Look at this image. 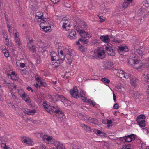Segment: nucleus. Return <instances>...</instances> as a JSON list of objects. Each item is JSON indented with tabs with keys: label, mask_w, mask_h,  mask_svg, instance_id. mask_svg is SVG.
<instances>
[{
	"label": "nucleus",
	"mask_w": 149,
	"mask_h": 149,
	"mask_svg": "<svg viewBox=\"0 0 149 149\" xmlns=\"http://www.w3.org/2000/svg\"><path fill=\"white\" fill-rule=\"evenodd\" d=\"M47 22H47H41L40 25V28L42 29L45 33L49 32L51 30V27L50 26H46Z\"/></svg>",
	"instance_id": "nucleus-12"
},
{
	"label": "nucleus",
	"mask_w": 149,
	"mask_h": 149,
	"mask_svg": "<svg viewBox=\"0 0 149 149\" xmlns=\"http://www.w3.org/2000/svg\"><path fill=\"white\" fill-rule=\"evenodd\" d=\"M27 63L26 60V59L21 58L16 62V67L18 68L21 67L23 68L26 67V65Z\"/></svg>",
	"instance_id": "nucleus-9"
},
{
	"label": "nucleus",
	"mask_w": 149,
	"mask_h": 149,
	"mask_svg": "<svg viewBox=\"0 0 149 149\" xmlns=\"http://www.w3.org/2000/svg\"><path fill=\"white\" fill-rule=\"evenodd\" d=\"M101 40L104 43H107L110 41V39L108 35L102 36L100 37Z\"/></svg>",
	"instance_id": "nucleus-24"
},
{
	"label": "nucleus",
	"mask_w": 149,
	"mask_h": 149,
	"mask_svg": "<svg viewBox=\"0 0 149 149\" xmlns=\"http://www.w3.org/2000/svg\"><path fill=\"white\" fill-rule=\"evenodd\" d=\"M130 3H128V2L127 1H125V0H124V2L123 3V7L124 8H127L129 5Z\"/></svg>",
	"instance_id": "nucleus-47"
},
{
	"label": "nucleus",
	"mask_w": 149,
	"mask_h": 149,
	"mask_svg": "<svg viewBox=\"0 0 149 149\" xmlns=\"http://www.w3.org/2000/svg\"><path fill=\"white\" fill-rule=\"evenodd\" d=\"M43 14L42 12H37L35 14V20L38 22H46L47 19L46 18L44 19Z\"/></svg>",
	"instance_id": "nucleus-8"
},
{
	"label": "nucleus",
	"mask_w": 149,
	"mask_h": 149,
	"mask_svg": "<svg viewBox=\"0 0 149 149\" xmlns=\"http://www.w3.org/2000/svg\"><path fill=\"white\" fill-rule=\"evenodd\" d=\"M51 99L52 101L55 102L60 100L63 103L65 106H68L70 105L72 103L71 101L66 99L63 96L59 95L58 94H56L55 95L52 96Z\"/></svg>",
	"instance_id": "nucleus-4"
},
{
	"label": "nucleus",
	"mask_w": 149,
	"mask_h": 149,
	"mask_svg": "<svg viewBox=\"0 0 149 149\" xmlns=\"http://www.w3.org/2000/svg\"><path fill=\"white\" fill-rule=\"evenodd\" d=\"M93 130L94 132L97 135L100 136H104V134L103 132H101L100 130L97 129H94Z\"/></svg>",
	"instance_id": "nucleus-32"
},
{
	"label": "nucleus",
	"mask_w": 149,
	"mask_h": 149,
	"mask_svg": "<svg viewBox=\"0 0 149 149\" xmlns=\"http://www.w3.org/2000/svg\"><path fill=\"white\" fill-rule=\"evenodd\" d=\"M70 93H79L77 87L76 86L73 87V88L70 90Z\"/></svg>",
	"instance_id": "nucleus-37"
},
{
	"label": "nucleus",
	"mask_w": 149,
	"mask_h": 149,
	"mask_svg": "<svg viewBox=\"0 0 149 149\" xmlns=\"http://www.w3.org/2000/svg\"><path fill=\"white\" fill-rule=\"evenodd\" d=\"M8 86L10 90H13L16 88V86L13 84H10Z\"/></svg>",
	"instance_id": "nucleus-45"
},
{
	"label": "nucleus",
	"mask_w": 149,
	"mask_h": 149,
	"mask_svg": "<svg viewBox=\"0 0 149 149\" xmlns=\"http://www.w3.org/2000/svg\"><path fill=\"white\" fill-rule=\"evenodd\" d=\"M70 56V57L69 58H67V59L68 61L69 62L70 64H71L72 62L73 61V58L71 57V56Z\"/></svg>",
	"instance_id": "nucleus-55"
},
{
	"label": "nucleus",
	"mask_w": 149,
	"mask_h": 149,
	"mask_svg": "<svg viewBox=\"0 0 149 149\" xmlns=\"http://www.w3.org/2000/svg\"><path fill=\"white\" fill-rule=\"evenodd\" d=\"M15 40L17 47L18 48H20V39L19 37L15 38Z\"/></svg>",
	"instance_id": "nucleus-41"
},
{
	"label": "nucleus",
	"mask_w": 149,
	"mask_h": 149,
	"mask_svg": "<svg viewBox=\"0 0 149 149\" xmlns=\"http://www.w3.org/2000/svg\"><path fill=\"white\" fill-rule=\"evenodd\" d=\"M22 141L24 143L30 145H32L33 143L32 140L30 139L27 137H25L23 138L22 139Z\"/></svg>",
	"instance_id": "nucleus-22"
},
{
	"label": "nucleus",
	"mask_w": 149,
	"mask_h": 149,
	"mask_svg": "<svg viewBox=\"0 0 149 149\" xmlns=\"http://www.w3.org/2000/svg\"><path fill=\"white\" fill-rule=\"evenodd\" d=\"M119 106V105L118 103H116L113 106V108L115 109H117L118 108Z\"/></svg>",
	"instance_id": "nucleus-61"
},
{
	"label": "nucleus",
	"mask_w": 149,
	"mask_h": 149,
	"mask_svg": "<svg viewBox=\"0 0 149 149\" xmlns=\"http://www.w3.org/2000/svg\"><path fill=\"white\" fill-rule=\"evenodd\" d=\"M39 83H40L39 87L42 86L43 87H47V83L45 82H43L41 81Z\"/></svg>",
	"instance_id": "nucleus-46"
},
{
	"label": "nucleus",
	"mask_w": 149,
	"mask_h": 149,
	"mask_svg": "<svg viewBox=\"0 0 149 149\" xmlns=\"http://www.w3.org/2000/svg\"><path fill=\"white\" fill-rule=\"evenodd\" d=\"M3 38H4L5 39V43H6V44H7L9 40L7 38V31H4V32L3 33Z\"/></svg>",
	"instance_id": "nucleus-39"
},
{
	"label": "nucleus",
	"mask_w": 149,
	"mask_h": 149,
	"mask_svg": "<svg viewBox=\"0 0 149 149\" xmlns=\"http://www.w3.org/2000/svg\"><path fill=\"white\" fill-rule=\"evenodd\" d=\"M46 147L45 145L43 144L40 145V149H46Z\"/></svg>",
	"instance_id": "nucleus-62"
},
{
	"label": "nucleus",
	"mask_w": 149,
	"mask_h": 149,
	"mask_svg": "<svg viewBox=\"0 0 149 149\" xmlns=\"http://www.w3.org/2000/svg\"><path fill=\"white\" fill-rule=\"evenodd\" d=\"M37 45L39 47L38 50L40 52H42L45 51L43 43L40 40H38L37 41Z\"/></svg>",
	"instance_id": "nucleus-14"
},
{
	"label": "nucleus",
	"mask_w": 149,
	"mask_h": 149,
	"mask_svg": "<svg viewBox=\"0 0 149 149\" xmlns=\"http://www.w3.org/2000/svg\"><path fill=\"white\" fill-rule=\"evenodd\" d=\"M102 143L103 144V148L104 149H110V145L107 141H103Z\"/></svg>",
	"instance_id": "nucleus-34"
},
{
	"label": "nucleus",
	"mask_w": 149,
	"mask_h": 149,
	"mask_svg": "<svg viewBox=\"0 0 149 149\" xmlns=\"http://www.w3.org/2000/svg\"><path fill=\"white\" fill-rule=\"evenodd\" d=\"M27 122L29 123L32 124V123H34L35 121L32 118H29L27 119Z\"/></svg>",
	"instance_id": "nucleus-50"
},
{
	"label": "nucleus",
	"mask_w": 149,
	"mask_h": 149,
	"mask_svg": "<svg viewBox=\"0 0 149 149\" xmlns=\"http://www.w3.org/2000/svg\"><path fill=\"white\" fill-rule=\"evenodd\" d=\"M71 26L70 25V22H63L62 25V27L63 28H65L67 27H69Z\"/></svg>",
	"instance_id": "nucleus-42"
},
{
	"label": "nucleus",
	"mask_w": 149,
	"mask_h": 149,
	"mask_svg": "<svg viewBox=\"0 0 149 149\" xmlns=\"http://www.w3.org/2000/svg\"><path fill=\"white\" fill-rule=\"evenodd\" d=\"M93 45H94L95 46H98L100 45V43L99 42L97 41H94L93 42Z\"/></svg>",
	"instance_id": "nucleus-59"
},
{
	"label": "nucleus",
	"mask_w": 149,
	"mask_h": 149,
	"mask_svg": "<svg viewBox=\"0 0 149 149\" xmlns=\"http://www.w3.org/2000/svg\"><path fill=\"white\" fill-rule=\"evenodd\" d=\"M78 32L80 34L81 38L79 39L78 41L76 42V45H78V48L81 51H83L84 47L79 42L80 41L83 44H87L88 41L85 38H91L92 36L91 34L88 32H86L84 31L82 29H79Z\"/></svg>",
	"instance_id": "nucleus-3"
},
{
	"label": "nucleus",
	"mask_w": 149,
	"mask_h": 149,
	"mask_svg": "<svg viewBox=\"0 0 149 149\" xmlns=\"http://www.w3.org/2000/svg\"><path fill=\"white\" fill-rule=\"evenodd\" d=\"M102 123L107 125V126L109 127L112 125V121L111 120L105 119L102 120Z\"/></svg>",
	"instance_id": "nucleus-30"
},
{
	"label": "nucleus",
	"mask_w": 149,
	"mask_h": 149,
	"mask_svg": "<svg viewBox=\"0 0 149 149\" xmlns=\"http://www.w3.org/2000/svg\"><path fill=\"white\" fill-rule=\"evenodd\" d=\"M1 52L3 53L5 56L6 58H8L9 57L10 55L9 54V51L6 49L5 47L3 46L1 49Z\"/></svg>",
	"instance_id": "nucleus-26"
},
{
	"label": "nucleus",
	"mask_w": 149,
	"mask_h": 149,
	"mask_svg": "<svg viewBox=\"0 0 149 149\" xmlns=\"http://www.w3.org/2000/svg\"><path fill=\"white\" fill-rule=\"evenodd\" d=\"M115 87L118 89H121L122 87L121 84L119 83L118 84H116L115 86Z\"/></svg>",
	"instance_id": "nucleus-56"
},
{
	"label": "nucleus",
	"mask_w": 149,
	"mask_h": 149,
	"mask_svg": "<svg viewBox=\"0 0 149 149\" xmlns=\"http://www.w3.org/2000/svg\"><path fill=\"white\" fill-rule=\"evenodd\" d=\"M113 71L116 73H118L120 74V76H121L124 72L123 70H120L118 69H114Z\"/></svg>",
	"instance_id": "nucleus-36"
},
{
	"label": "nucleus",
	"mask_w": 149,
	"mask_h": 149,
	"mask_svg": "<svg viewBox=\"0 0 149 149\" xmlns=\"http://www.w3.org/2000/svg\"><path fill=\"white\" fill-rule=\"evenodd\" d=\"M26 40L27 41V46L29 45H33V40L31 37H27Z\"/></svg>",
	"instance_id": "nucleus-35"
},
{
	"label": "nucleus",
	"mask_w": 149,
	"mask_h": 149,
	"mask_svg": "<svg viewBox=\"0 0 149 149\" xmlns=\"http://www.w3.org/2000/svg\"><path fill=\"white\" fill-rule=\"evenodd\" d=\"M19 95L26 102L29 103L30 102V99L29 96L27 95L26 94H19Z\"/></svg>",
	"instance_id": "nucleus-25"
},
{
	"label": "nucleus",
	"mask_w": 149,
	"mask_h": 149,
	"mask_svg": "<svg viewBox=\"0 0 149 149\" xmlns=\"http://www.w3.org/2000/svg\"><path fill=\"white\" fill-rule=\"evenodd\" d=\"M62 47H59L58 49V52L59 55V57L60 59L62 60H63L65 58V53H64V52L62 50Z\"/></svg>",
	"instance_id": "nucleus-16"
},
{
	"label": "nucleus",
	"mask_w": 149,
	"mask_h": 149,
	"mask_svg": "<svg viewBox=\"0 0 149 149\" xmlns=\"http://www.w3.org/2000/svg\"><path fill=\"white\" fill-rule=\"evenodd\" d=\"M98 17H99V19H100V22H102L105 20V17H104V18H101V17L100 15H98Z\"/></svg>",
	"instance_id": "nucleus-57"
},
{
	"label": "nucleus",
	"mask_w": 149,
	"mask_h": 149,
	"mask_svg": "<svg viewBox=\"0 0 149 149\" xmlns=\"http://www.w3.org/2000/svg\"><path fill=\"white\" fill-rule=\"evenodd\" d=\"M122 149H132V147L130 145H125L123 146Z\"/></svg>",
	"instance_id": "nucleus-43"
},
{
	"label": "nucleus",
	"mask_w": 149,
	"mask_h": 149,
	"mask_svg": "<svg viewBox=\"0 0 149 149\" xmlns=\"http://www.w3.org/2000/svg\"><path fill=\"white\" fill-rule=\"evenodd\" d=\"M134 68L140 70V69H142L143 68V64L139 61L138 59L136 60V63L133 66Z\"/></svg>",
	"instance_id": "nucleus-17"
},
{
	"label": "nucleus",
	"mask_w": 149,
	"mask_h": 149,
	"mask_svg": "<svg viewBox=\"0 0 149 149\" xmlns=\"http://www.w3.org/2000/svg\"><path fill=\"white\" fill-rule=\"evenodd\" d=\"M105 49L109 55L113 56L115 55L114 51L113 49V47L110 44H108L106 46Z\"/></svg>",
	"instance_id": "nucleus-11"
},
{
	"label": "nucleus",
	"mask_w": 149,
	"mask_h": 149,
	"mask_svg": "<svg viewBox=\"0 0 149 149\" xmlns=\"http://www.w3.org/2000/svg\"><path fill=\"white\" fill-rule=\"evenodd\" d=\"M71 96L74 98H77L79 97L78 94H70Z\"/></svg>",
	"instance_id": "nucleus-54"
},
{
	"label": "nucleus",
	"mask_w": 149,
	"mask_h": 149,
	"mask_svg": "<svg viewBox=\"0 0 149 149\" xmlns=\"http://www.w3.org/2000/svg\"><path fill=\"white\" fill-rule=\"evenodd\" d=\"M70 145L71 146H72V148L73 149H78V146L77 145H74L72 143H70Z\"/></svg>",
	"instance_id": "nucleus-53"
},
{
	"label": "nucleus",
	"mask_w": 149,
	"mask_h": 149,
	"mask_svg": "<svg viewBox=\"0 0 149 149\" xmlns=\"http://www.w3.org/2000/svg\"><path fill=\"white\" fill-rule=\"evenodd\" d=\"M42 139L45 142L48 144H52L55 142L54 139L52 137L48 135H44Z\"/></svg>",
	"instance_id": "nucleus-10"
},
{
	"label": "nucleus",
	"mask_w": 149,
	"mask_h": 149,
	"mask_svg": "<svg viewBox=\"0 0 149 149\" xmlns=\"http://www.w3.org/2000/svg\"><path fill=\"white\" fill-rule=\"evenodd\" d=\"M114 67L113 63L110 61H107L106 63L105 67L108 69L109 70L112 68Z\"/></svg>",
	"instance_id": "nucleus-29"
},
{
	"label": "nucleus",
	"mask_w": 149,
	"mask_h": 149,
	"mask_svg": "<svg viewBox=\"0 0 149 149\" xmlns=\"http://www.w3.org/2000/svg\"><path fill=\"white\" fill-rule=\"evenodd\" d=\"M18 33L17 32L13 33V36L15 38L19 37L18 36Z\"/></svg>",
	"instance_id": "nucleus-60"
},
{
	"label": "nucleus",
	"mask_w": 149,
	"mask_h": 149,
	"mask_svg": "<svg viewBox=\"0 0 149 149\" xmlns=\"http://www.w3.org/2000/svg\"><path fill=\"white\" fill-rule=\"evenodd\" d=\"M112 41L114 42L120 43L121 42V40L116 39L115 38L113 39Z\"/></svg>",
	"instance_id": "nucleus-58"
},
{
	"label": "nucleus",
	"mask_w": 149,
	"mask_h": 149,
	"mask_svg": "<svg viewBox=\"0 0 149 149\" xmlns=\"http://www.w3.org/2000/svg\"><path fill=\"white\" fill-rule=\"evenodd\" d=\"M95 57L100 59L103 58L105 56V52L103 47H98L94 50Z\"/></svg>",
	"instance_id": "nucleus-5"
},
{
	"label": "nucleus",
	"mask_w": 149,
	"mask_h": 149,
	"mask_svg": "<svg viewBox=\"0 0 149 149\" xmlns=\"http://www.w3.org/2000/svg\"><path fill=\"white\" fill-rule=\"evenodd\" d=\"M80 97L82 100L87 103H88L90 105H91L93 106H95L96 107H98V105L96 104L95 102L93 100L91 99L87 100L85 97L84 94H80Z\"/></svg>",
	"instance_id": "nucleus-7"
},
{
	"label": "nucleus",
	"mask_w": 149,
	"mask_h": 149,
	"mask_svg": "<svg viewBox=\"0 0 149 149\" xmlns=\"http://www.w3.org/2000/svg\"><path fill=\"white\" fill-rule=\"evenodd\" d=\"M121 76H123V78H124V79H123V80L125 81H126V80H127L128 77V76L127 73L125 72H124L123 73V74Z\"/></svg>",
	"instance_id": "nucleus-51"
},
{
	"label": "nucleus",
	"mask_w": 149,
	"mask_h": 149,
	"mask_svg": "<svg viewBox=\"0 0 149 149\" xmlns=\"http://www.w3.org/2000/svg\"><path fill=\"white\" fill-rule=\"evenodd\" d=\"M129 78L130 79L131 84L134 87H136L137 85V79L136 78H133L131 75Z\"/></svg>",
	"instance_id": "nucleus-27"
},
{
	"label": "nucleus",
	"mask_w": 149,
	"mask_h": 149,
	"mask_svg": "<svg viewBox=\"0 0 149 149\" xmlns=\"http://www.w3.org/2000/svg\"><path fill=\"white\" fill-rule=\"evenodd\" d=\"M54 146L57 149H65V146L59 141H55L54 143Z\"/></svg>",
	"instance_id": "nucleus-28"
},
{
	"label": "nucleus",
	"mask_w": 149,
	"mask_h": 149,
	"mask_svg": "<svg viewBox=\"0 0 149 149\" xmlns=\"http://www.w3.org/2000/svg\"><path fill=\"white\" fill-rule=\"evenodd\" d=\"M18 93H25L24 90L22 89H19L18 91Z\"/></svg>",
	"instance_id": "nucleus-63"
},
{
	"label": "nucleus",
	"mask_w": 149,
	"mask_h": 149,
	"mask_svg": "<svg viewBox=\"0 0 149 149\" xmlns=\"http://www.w3.org/2000/svg\"><path fill=\"white\" fill-rule=\"evenodd\" d=\"M101 81L105 84H108L110 82V80L108 79L105 77L101 78Z\"/></svg>",
	"instance_id": "nucleus-38"
},
{
	"label": "nucleus",
	"mask_w": 149,
	"mask_h": 149,
	"mask_svg": "<svg viewBox=\"0 0 149 149\" xmlns=\"http://www.w3.org/2000/svg\"><path fill=\"white\" fill-rule=\"evenodd\" d=\"M130 58L128 60L129 63L133 66L136 61L140 57H141L143 55V53L141 49H137L133 47L132 48Z\"/></svg>",
	"instance_id": "nucleus-1"
},
{
	"label": "nucleus",
	"mask_w": 149,
	"mask_h": 149,
	"mask_svg": "<svg viewBox=\"0 0 149 149\" xmlns=\"http://www.w3.org/2000/svg\"><path fill=\"white\" fill-rule=\"evenodd\" d=\"M50 56L51 61L59 60V57L57 53L54 52H52L50 53Z\"/></svg>",
	"instance_id": "nucleus-23"
},
{
	"label": "nucleus",
	"mask_w": 149,
	"mask_h": 149,
	"mask_svg": "<svg viewBox=\"0 0 149 149\" xmlns=\"http://www.w3.org/2000/svg\"><path fill=\"white\" fill-rule=\"evenodd\" d=\"M63 51L65 54L68 55L70 56H72V50L68 45L66 46L64 48Z\"/></svg>",
	"instance_id": "nucleus-15"
},
{
	"label": "nucleus",
	"mask_w": 149,
	"mask_h": 149,
	"mask_svg": "<svg viewBox=\"0 0 149 149\" xmlns=\"http://www.w3.org/2000/svg\"><path fill=\"white\" fill-rule=\"evenodd\" d=\"M146 116L144 114L139 115L137 118L136 121L139 125L141 127H143L146 126Z\"/></svg>",
	"instance_id": "nucleus-6"
},
{
	"label": "nucleus",
	"mask_w": 149,
	"mask_h": 149,
	"mask_svg": "<svg viewBox=\"0 0 149 149\" xmlns=\"http://www.w3.org/2000/svg\"><path fill=\"white\" fill-rule=\"evenodd\" d=\"M43 106L45 110L50 113H53L59 118H62L64 116L63 113L57 107L51 106L49 103L44 102Z\"/></svg>",
	"instance_id": "nucleus-2"
},
{
	"label": "nucleus",
	"mask_w": 149,
	"mask_h": 149,
	"mask_svg": "<svg viewBox=\"0 0 149 149\" xmlns=\"http://www.w3.org/2000/svg\"><path fill=\"white\" fill-rule=\"evenodd\" d=\"M52 64L54 67L56 68L58 67L60 65V61L59 60L52 61Z\"/></svg>",
	"instance_id": "nucleus-31"
},
{
	"label": "nucleus",
	"mask_w": 149,
	"mask_h": 149,
	"mask_svg": "<svg viewBox=\"0 0 149 149\" xmlns=\"http://www.w3.org/2000/svg\"><path fill=\"white\" fill-rule=\"evenodd\" d=\"M5 19H6V20H7L6 22L7 23V27L8 28V30L10 32L11 31V26L9 24H8V23L7 22L8 19L7 18H6V17H5Z\"/></svg>",
	"instance_id": "nucleus-52"
},
{
	"label": "nucleus",
	"mask_w": 149,
	"mask_h": 149,
	"mask_svg": "<svg viewBox=\"0 0 149 149\" xmlns=\"http://www.w3.org/2000/svg\"><path fill=\"white\" fill-rule=\"evenodd\" d=\"M146 78L148 79L147 81L149 82V73L146 75Z\"/></svg>",
	"instance_id": "nucleus-64"
},
{
	"label": "nucleus",
	"mask_w": 149,
	"mask_h": 149,
	"mask_svg": "<svg viewBox=\"0 0 149 149\" xmlns=\"http://www.w3.org/2000/svg\"><path fill=\"white\" fill-rule=\"evenodd\" d=\"M1 147L3 149H12L6 145L5 143H3L1 145Z\"/></svg>",
	"instance_id": "nucleus-44"
},
{
	"label": "nucleus",
	"mask_w": 149,
	"mask_h": 149,
	"mask_svg": "<svg viewBox=\"0 0 149 149\" xmlns=\"http://www.w3.org/2000/svg\"><path fill=\"white\" fill-rule=\"evenodd\" d=\"M84 128L88 132H90L91 131V129L90 127L85 125H83Z\"/></svg>",
	"instance_id": "nucleus-48"
},
{
	"label": "nucleus",
	"mask_w": 149,
	"mask_h": 149,
	"mask_svg": "<svg viewBox=\"0 0 149 149\" xmlns=\"http://www.w3.org/2000/svg\"><path fill=\"white\" fill-rule=\"evenodd\" d=\"M68 38L71 40L77 38V35L76 31H71L68 36Z\"/></svg>",
	"instance_id": "nucleus-19"
},
{
	"label": "nucleus",
	"mask_w": 149,
	"mask_h": 149,
	"mask_svg": "<svg viewBox=\"0 0 149 149\" xmlns=\"http://www.w3.org/2000/svg\"><path fill=\"white\" fill-rule=\"evenodd\" d=\"M8 77L13 80L16 81L18 79V76L14 71H12L8 75Z\"/></svg>",
	"instance_id": "nucleus-21"
},
{
	"label": "nucleus",
	"mask_w": 149,
	"mask_h": 149,
	"mask_svg": "<svg viewBox=\"0 0 149 149\" xmlns=\"http://www.w3.org/2000/svg\"><path fill=\"white\" fill-rule=\"evenodd\" d=\"M135 137L134 134L125 136L124 138L125 141L127 142H130L135 140Z\"/></svg>",
	"instance_id": "nucleus-18"
},
{
	"label": "nucleus",
	"mask_w": 149,
	"mask_h": 149,
	"mask_svg": "<svg viewBox=\"0 0 149 149\" xmlns=\"http://www.w3.org/2000/svg\"><path fill=\"white\" fill-rule=\"evenodd\" d=\"M128 50L127 47L125 45L119 46L118 49V52L121 54L127 52Z\"/></svg>",
	"instance_id": "nucleus-13"
},
{
	"label": "nucleus",
	"mask_w": 149,
	"mask_h": 149,
	"mask_svg": "<svg viewBox=\"0 0 149 149\" xmlns=\"http://www.w3.org/2000/svg\"><path fill=\"white\" fill-rule=\"evenodd\" d=\"M35 78L36 81L39 83L41 81V78L39 77L38 75L37 74H36L35 76Z\"/></svg>",
	"instance_id": "nucleus-49"
},
{
	"label": "nucleus",
	"mask_w": 149,
	"mask_h": 149,
	"mask_svg": "<svg viewBox=\"0 0 149 149\" xmlns=\"http://www.w3.org/2000/svg\"><path fill=\"white\" fill-rule=\"evenodd\" d=\"M29 69L26 68L25 69H23L20 70V73L22 74H27L28 73V71Z\"/></svg>",
	"instance_id": "nucleus-40"
},
{
	"label": "nucleus",
	"mask_w": 149,
	"mask_h": 149,
	"mask_svg": "<svg viewBox=\"0 0 149 149\" xmlns=\"http://www.w3.org/2000/svg\"><path fill=\"white\" fill-rule=\"evenodd\" d=\"M26 114L29 115H34L36 112L35 109H25L23 111Z\"/></svg>",
	"instance_id": "nucleus-20"
},
{
	"label": "nucleus",
	"mask_w": 149,
	"mask_h": 149,
	"mask_svg": "<svg viewBox=\"0 0 149 149\" xmlns=\"http://www.w3.org/2000/svg\"><path fill=\"white\" fill-rule=\"evenodd\" d=\"M29 49V50L32 52H34L36 51V48L33 45H29L27 46Z\"/></svg>",
	"instance_id": "nucleus-33"
}]
</instances>
